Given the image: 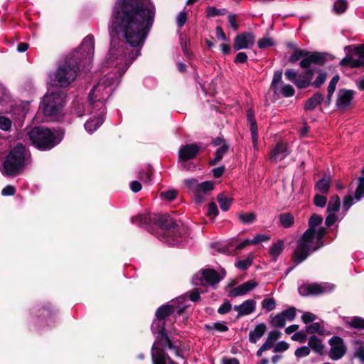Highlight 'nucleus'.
Returning <instances> with one entry per match:
<instances>
[{
  "label": "nucleus",
  "instance_id": "obj_40",
  "mask_svg": "<svg viewBox=\"0 0 364 364\" xmlns=\"http://www.w3.org/2000/svg\"><path fill=\"white\" fill-rule=\"evenodd\" d=\"M281 225L285 228H289L294 224V217L289 213L282 214L279 217Z\"/></svg>",
  "mask_w": 364,
  "mask_h": 364
},
{
  "label": "nucleus",
  "instance_id": "obj_26",
  "mask_svg": "<svg viewBox=\"0 0 364 364\" xmlns=\"http://www.w3.org/2000/svg\"><path fill=\"white\" fill-rule=\"evenodd\" d=\"M175 311V307L173 305L166 304L160 306L156 311L155 316L156 318H161L166 320Z\"/></svg>",
  "mask_w": 364,
  "mask_h": 364
},
{
  "label": "nucleus",
  "instance_id": "obj_45",
  "mask_svg": "<svg viewBox=\"0 0 364 364\" xmlns=\"http://www.w3.org/2000/svg\"><path fill=\"white\" fill-rule=\"evenodd\" d=\"M364 195V177H360L358 179V183L355 190V198L359 200Z\"/></svg>",
  "mask_w": 364,
  "mask_h": 364
},
{
  "label": "nucleus",
  "instance_id": "obj_7",
  "mask_svg": "<svg viewBox=\"0 0 364 364\" xmlns=\"http://www.w3.org/2000/svg\"><path fill=\"white\" fill-rule=\"evenodd\" d=\"M65 96L62 92L47 93L44 95L40 107L46 116H57L63 110L65 105Z\"/></svg>",
  "mask_w": 364,
  "mask_h": 364
},
{
  "label": "nucleus",
  "instance_id": "obj_14",
  "mask_svg": "<svg viewBox=\"0 0 364 364\" xmlns=\"http://www.w3.org/2000/svg\"><path fill=\"white\" fill-rule=\"evenodd\" d=\"M331 349L329 356L333 360L341 358L346 352V347L343 340L338 336H333L329 340Z\"/></svg>",
  "mask_w": 364,
  "mask_h": 364
},
{
  "label": "nucleus",
  "instance_id": "obj_8",
  "mask_svg": "<svg viewBox=\"0 0 364 364\" xmlns=\"http://www.w3.org/2000/svg\"><path fill=\"white\" fill-rule=\"evenodd\" d=\"M304 57L300 62V66L304 68H309L312 63L323 65L326 61L324 54L320 53H309L306 50L296 49L289 58V62L295 63Z\"/></svg>",
  "mask_w": 364,
  "mask_h": 364
},
{
  "label": "nucleus",
  "instance_id": "obj_46",
  "mask_svg": "<svg viewBox=\"0 0 364 364\" xmlns=\"http://www.w3.org/2000/svg\"><path fill=\"white\" fill-rule=\"evenodd\" d=\"M276 303L273 298H267L262 301V307L267 311H271L275 309Z\"/></svg>",
  "mask_w": 364,
  "mask_h": 364
},
{
  "label": "nucleus",
  "instance_id": "obj_19",
  "mask_svg": "<svg viewBox=\"0 0 364 364\" xmlns=\"http://www.w3.org/2000/svg\"><path fill=\"white\" fill-rule=\"evenodd\" d=\"M214 188V183L212 181H208L200 183V186L194 194L195 201L197 203H201L204 201L205 195L213 191Z\"/></svg>",
  "mask_w": 364,
  "mask_h": 364
},
{
  "label": "nucleus",
  "instance_id": "obj_13",
  "mask_svg": "<svg viewBox=\"0 0 364 364\" xmlns=\"http://www.w3.org/2000/svg\"><path fill=\"white\" fill-rule=\"evenodd\" d=\"M255 42V36L252 33L244 32L235 36L233 48L235 50L251 48Z\"/></svg>",
  "mask_w": 364,
  "mask_h": 364
},
{
  "label": "nucleus",
  "instance_id": "obj_54",
  "mask_svg": "<svg viewBox=\"0 0 364 364\" xmlns=\"http://www.w3.org/2000/svg\"><path fill=\"white\" fill-rule=\"evenodd\" d=\"M339 80V76L335 75L331 80L328 86V94L330 95V97H332L335 90L336 85Z\"/></svg>",
  "mask_w": 364,
  "mask_h": 364
},
{
  "label": "nucleus",
  "instance_id": "obj_6",
  "mask_svg": "<svg viewBox=\"0 0 364 364\" xmlns=\"http://www.w3.org/2000/svg\"><path fill=\"white\" fill-rule=\"evenodd\" d=\"M161 228L160 240L169 245H177L181 242L182 230L178 227L176 221L168 215H159L157 220Z\"/></svg>",
  "mask_w": 364,
  "mask_h": 364
},
{
  "label": "nucleus",
  "instance_id": "obj_64",
  "mask_svg": "<svg viewBox=\"0 0 364 364\" xmlns=\"http://www.w3.org/2000/svg\"><path fill=\"white\" fill-rule=\"evenodd\" d=\"M327 198L321 195H316L314 197V203L318 207H324L326 204Z\"/></svg>",
  "mask_w": 364,
  "mask_h": 364
},
{
  "label": "nucleus",
  "instance_id": "obj_9",
  "mask_svg": "<svg viewBox=\"0 0 364 364\" xmlns=\"http://www.w3.org/2000/svg\"><path fill=\"white\" fill-rule=\"evenodd\" d=\"M345 50L348 53L353 51V53L341 60L340 64L342 66L360 68L364 65V45L347 46L345 48Z\"/></svg>",
  "mask_w": 364,
  "mask_h": 364
},
{
  "label": "nucleus",
  "instance_id": "obj_27",
  "mask_svg": "<svg viewBox=\"0 0 364 364\" xmlns=\"http://www.w3.org/2000/svg\"><path fill=\"white\" fill-rule=\"evenodd\" d=\"M284 248V241L282 240H279L275 243L272 244L269 250V255L271 257L276 260L279 255L283 252Z\"/></svg>",
  "mask_w": 364,
  "mask_h": 364
},
{
  "label": "nucleus",
  "instance_id": "obj_20",
  "mask_svg": "<svg viewBox=\"0 0 364 364\" xmlns=\"http://www.w3.org/2000/svg\"><path fill=\"white\" fill-rule=\"evenodd\" d=\"M199 151V147L196 144H186L182 146L179 151V161H188L196 157Z\"/></svg>",
  "mask_w": 364,
  "mask_h": 364
},
{
  "label": "nucleus",
  "instance_id": "obj_32",
  "mask_svg": "<svg viewBox=\"0 0 364 364\" xmlns=\"http://www.w3.org/2000/svg\"><path fill=\"white\" fill-rule=\"evenodd\" d=\"M309 346L314 351L321 353L323 350V345L322 341L315 336H311L309 339Z\"/></svg>",
  "mask_w": 364,
  "mask_h": 364
},
{
  "label": "nucleus",
  "instance_id": "obj_21",
  "mask_svg": "<svg viewBox=\"0 0 364 364\" xmlns=\"http://www.w3.org/2000/svg\"><path fill=\"white\" fill-rule=\"evenodd\" d=\"M289 154L287 145L278 143L271 151L270 160L273 163H277L284 159Z\"/></svg>",
  "mask_w": 364,
  "mask_h": 364
},
{
  "label": "nucleus",
  "instance_id": "obj_4",
  "mask_svg": "<svg viewBox=\"0 0 364 364\" xmlns=\"http://www.w3.org/2000/svg\"><path fill=\"white\" fill-rule=\"evenodd\" d=\"M31 143L38 149L50 150L63 139V134L44 127H34L27 132Z\"/></svg>",
  "mask_w": 364,
  "mask_h": 364
},
{
  "label": "nucleus",
  "instance_id": "obj_1",
  "mask_svg": "<svg viewBox=\"0 0 364 364\" xmlns=\"http://www.w3.org/2000/svg\"><path fill=\"white\" fill-rule=\"evenodd\" d=\"M150 0H117L109 23L110 48L104 66L112 70L102 77L89 94L92 109L105 113V102L139 55L155 18Z\"/></svg>",
  "mask_w": 364,
  "mask_h": 364
},
{
  "label": "nucleus",
  "instance_id": "obj_55",
  "mask_svg": "<svg viewBox=\"0 0 364 364\" xmlns=\"http://www.w3.org/2000/svg\"><path fill=\"white\" fill-rule=\"evenodd\" d=\"M258 47L259 48H266L274 45V42L270 38H263L258 41Z\"/></svg>",
  "mask_w": 364,
  "mask_h": 364
},
{
  "label": "nucleus",
  "instance_id": "obj_5",
  "mask_svg": "<svg viewBox=\"0 0 364 364\" xmlns=\"http://www.w3.org/2000/svg\"><path fill=\"white\" fill-rule=\"evenodd\" d=\"M26 166V148L18 144L6 156L2 169L4 175L14 176L20 173Z\"/></svg>",
  "mask_w": 364,
  "mask_h": 364
},
{
  "label": "nucleus",
  "instance_id": "obj_58",
  "mask_svg": "<svg viewBox=\"0 0 364 364\" xmlns=\"http://www.w3.org/2000/svg\"><path fill=\"white\" fill-rule=\"evenodd\" d=\"M219 213L218 206L215 203L212 202L208 205V215L215 218Z\"/></svg>",
  "mask_w": 364,
  "mask_h": 364
},
{
  "label": "nucleus",
  "instance_id": "obj_35",
  "mask_svg": "<svg viewBox=\"0 0 364 364\" xmlns=\"http://www.w3.org/2000/svg\"><path fill=\"white\" fill-rule=\"evenodd\" d=\"M269 318V323L274 327L283 328L286 325L285 319L284 318L281 313L277 314L274 316L272 315Z\"/></svg>",
  "mask_w": 364,
  "mask_h": 364
},
{
  "label": "nucleus",
  "instance_id": "obj_24",
  "mask_svg": "<svg viewBox=\"0 0 364 364\" xmlns=\"http://www.w3.org/2000/svg\"><path fill=\"white\" fill-rule=\"evenodd\" d=\"M247 119L250 124V131L252 135V139L254 146H257L258 136H257V126L255 119V114L252 109H250L247 111Z\"/></svg>",
  "mask_w": 364,
  "mask_h": 364
},
{
  "label": "nucleus",
  "instance_id": "obj_47",
  "mask_svg": "<svg viewBox=\"0 0 364 364\" xmlns=\"http://www.w3.org/2000/svg\"><path fill=\"white\" fill-rule=\"evenodd\" d=\"M281 314L283 316L285 321H293L296 316V309L294 307L289 308L281 312Z\"/></svg>",
  "mask_w": 364,
  "mask_h": 364
},
{
  "label": "nucleus",
  "instance_id": "obj_48",
  "mask_svg": "<svg viewBox=\"0 0 364 364\" xmlns=\"http://www.w3.org/2000/svg\"><path fill=\"white\" fill-rule=\"evenodd\" d=\"M282 71H277L274 73L272 81V87L274 88L275 92L279 91V84L282 82Z\"/></svg>",
  "mask_w": 364,
  "mask_h": 364
},
{
  "label": "nucleus",
  "instance_id": "obj_62",
  "mask_svg": "<svg viewBox=\"0 0 364 364\" xmlns=\"http://www.w3.org/2000/svg\"><path fill=\"white\" fill-rule=\"evenodd\" d=\"M160 196L162 198L171 201L176 197L177 192L174 190H170L168 191L161 192Z\"/></svg>",
  "mask_w": 364,
  "mask_h": 364
},
{
  "label": "nucleus",
  "instance_id": "obj_25",
  "mask_svg": "<svg viewBox=\"0 0 364 364\" xmlns=\"http://www.w3.org/2000/svg\"><path fill=\"white\" fill-rule=\"evenodd\" d=\"M267 330L266 325L264 323L257 324L255 328L250 331L249 333V341L252 343H257L265 333Z\"/></svg>",
  "mask_w": 364,
  "mask_h": 364
},
{
  "label": "nucleus",
  "instance_id": "obj_53",
  "mask_svg": "<svg viewBox=\"0 0 364 364\" xmlns=\"http://www.w3.org/2000/svg\"><path fill=\"white\" fill-rule=\"evenodd\" d=\"M327 77V75L325 73H321L316 77V79L311 83L312 86L314 87H319L322 84L324 83Z\"/></svg>",
  "mask_w": 364,
  "mask_h": 364
},
{
  "label": "nucleus",
  "instance_id": "obj_31",
  "mask_svg": "<svg viewBox=\"0 0 364 364\" xmlns=\"http://www.w3.org/2000/svg\"><path fill=\"white\" fill-rule=\"evenodd\" d=\"M341 206V200L338 196H332L328 202L327 207L328 213H336L339 210Z\"/></svg>",
  "mask_w": 364,
  "mask_h": 364
},
{
  "label": "nucleus",
  "instance_id": "obj_44",
  "mask_svg": "<svg viewBox=\"0 0 364 364\" xmlns=\"http://www.w3.org/2000/svg\"><path fill=\"white\" fill-rule=\"evenodd\" d=\"M238 217L244 224L252 223L256 219V215L253 213H240Z\"/></svg>",
  "mask_w": 364,
  "mask_h": 364
},
{
  "label": "nucleus",
  "instance_id": "obj_16",
  "mask_svg": "<svg viewBox=\"0 0 364 364\" xmlns=\"http://www.w3.org/2000/svg\"><path fill=\"white\" fill-rule=\"evenodd\" d=\"M354 91L350 90H341L339 91L336 101V105L340 109L348 108L353 98Z\"/></svg>",
  "mask_w": 364,
  "mask_h": 364
},
{
  "label": "nucleus",
  "instance_id": "obj_17",
  "mask_svg": "<svg viewBox=\"0 0 364 364\" xmlns=\"http://www.w3.org/2000/svg\"><path fill=\"white\" fill-rule=\"evenodd\" d=\"M256 302L253 299H248L240 305H235L233 309L237 312V318L250 315L255 311Z\"/></svg>",
  "mask_w": 364,
  "mask_h": 364
},
{
  "label": "nucleus",
  "instance_id": "obj_43",
  "mask_svg": "<svg viewBox=\"0 0 364 364\" xmlns=\"http://www.w3.org/2000/svg\"><path fill=\"white\" fill-rule=\"evenodd\" d=\"M355 345V355L364 363V343L357 341Z\"/></svg>",
  "mask_w": 364,
  "mask_h": 364
},
{
  "label": "nucleus",
  "instance_id": "obj_51",
  "mask_svg": "<svg viewBox=\"0 0 364 364\" xmlns=\"http://www.w3.org/2000/svg\"><path fill=\"white\" fill-rule=\"evenodd\" d=\"M73 112L78 117H82L85 114V105L79 102H76L73 106Z\"/></svg>",
  "mask_w": 364,
  "mask_h": 364
},
{
  "label": "nucleus",
  "instance_id": "obj_34",
  "mask_svg": "<svg viewBox=\"0 0 364 364\" xmlns=\"http://www.w3.org/2000/svg\"><path fill=\"white\" fill-rule=\"evenodd\" d=\"M306 332L309 334L318 333L319 334L323 335L325 333V331L323 330V323H312L306 327Z\"/></svg>",
  "mask_w": 364,
  "mask_h": 364
},
{
  "label": "nucleus",
  "instance_id": "obj_3",
  "mask_svg": "<svg viewBox=\"0 0 364 364\" xmlns=\"http://www.w3.org/2000/svg\"><path fill=\"white\" fill-rule=\"evenodd\" d=\"M323 218L314 214L309 220V228L303 234L297 243V246L293 253V260L299 264L305 260L309 254L321 247L323 245V237L326 233V228L319 226Z\"/></svg>",
  "mask_w": 364,
  "mask_h": 364
},
{
  "label": "nucleus",
  "instance_id": "obj_42",
  "mask_svg": "<svg viewBox=\"0 0 364 364\" xmlns=\"http://www.w3.org/2000/svg\"><path fill=\"white\" fill-rule=\"evenodd\" d=\"M227 13L225 9H218L214 6H208L206 9V15L208 17H215L217 16H223Z\"/></svg>",
  "mask_w": 364,
  "mask_h": 364
},
{
  "label": "nucleus",
  "instance_id": "obj_11",
  "mask_svg": "<svg viewBox=\"0 0 364 364\" xmlns=\"http://www.w3.org/2000/svg\"><path fill=\"white\" fill-rule=\"evenodd\" d=\"M151 330L154 334L159 335L157 338L161 342H164L163 346L170 349H176V347L172 344L166 331L165 320L156 317L151 324Z\"/></svg>",
  "mask_w": 364,
  "mask_h": 364
},
{
  "label": "nucleus",
  "instance_id": "obj_63",
  "mask_svg": "<svg viewBox=\"0 0 364 364\" xmlns=\"http://www.w3.org/2000/svg\"><path fill=\"white\" fill-rule=\"evenodd\" d=\"M289 347V345L285 341H280L274 346V352H284L287 350Z\"/></svg>",
  "mask_w": 364,
  "mask_h": 364
},
{
  "label": "nucleus",
  "instance_id": "obj_28",
  "mask_svg": "<svg viewBox=\"0 0 364 364\" xmlns=\"http://www.w3.org/2000/svg\"><path fill=\"white\" fill-rule=\"evenodd\" d=\"M323 100V95L320 93H316L306 102L304 109L306 110H313Z\"/></svg>",
  "mask_w": 364,
  "mask_h": 364
},
{
  "label": "nucleus",
  "instance_id": "obj_23",
  "mask_svg": "<svg viewBox=\"0 0 364 364\" xmlns=\"http://www.w3.org/2000/svg\"><path fill=\"white\" fill-rule=\"evenodd\" d=\"M314 72L312 70L306 68L304 72L298 75L296 82V86L299 89H304L308 87L313 79Z\"/></svg>",
  "mask_w": 364,
  "mask_h": 364
},
{
  "label": "nucleus",
  "instance_id": "obj_22",
  "mask_svg": "<svg viewBox=\"0 0 364 364\" xmlns=\"http://www.w3.org/2000/svg\"><path fill=\"white\" fill-rule=\"evenodd\" d=\"M97 111L96 116L94 118H90L85 123V129L88 133H93L95 130H97L103 123L104 122V114H100V111Z\"/></svg>",
  "mask_w": 364,
  "mask_h": 364
},
{
  "label": "nucleus",
  "instance_id": "obj_36",
  "mask_svg": "<svg viewBox=\"0 0 364 364\" xmlns=\"http://www.w3.org/2000/svg\"><path fill=\"white\" fill-rule=\"evenodd\" d=\"M347 324L354 328L364 330V318L358 316H354L350 318L348 321Z\"/></svg>",
  "mask_w": 364,
  "mask_h": 364
},
{
  "label": "nucleus",
  "instance_id": "obj_49",
  "mask_svg": "<svg viewBox=\"0 0 364 364\" xmlns=\"http://www.w3.org/2000/svg\"><path fill=\"white\" fill-rule=\"evenodd\" d=\"M208 330H215L219 332H225L228 330V327L223 323H214L212 325H206Z\"/></svg>",
  "mask_w": 364,
  "mask_h": 364
},
{
  "label": "nucleus",
  "instance_id": "obj_39",
  "mask_svg": "<svg viewBox=\"0 0 364 364\" xmlns=\"http://www.w3.org/2000/svg\"><path fill=\"white\" fill-rule=\"evenodd\" d=\"M185 186L194 195L198 190L200 183L196 178H187L183 181Z\"/></svg>",
  "mask_w": 364,
  "mask_h": 364
},
{
  "label": "nucleus",
  "instance_id": "obj_61",
  "mask_svg": "<svg viewBox=\"0 0 364 364\" xmlns=\"http://www.w3.org/2000/svg\"><path fill=\"white\" fill-rule=\"evenodd\" d=\"M187 20V14L185 11H181L176 17V23L178 28H182L186 23Z\"/></svg>",
  "mask_w": 364,
  "mask_h": 364
},
{
  "label": "nucleus",
  "instance_id": "obj_57",
  "mask_svg": "<svg viewBox=\"0 0 364 364\" xmlns=\"http://www.w3.org/2000/svg\"><path fill=\"white\" fill-rule=\"evenodd\" d=\"M310 353V348L308 346H302L295 350V355L297 358H303L309 355Z\"/></svg>",
  "mask_w": 364,
  "mask_h": 364
},
{
  "label": "nucleus",
  "instance_id": "obj_33",
  "mask_svg": "<svg viewBox=\"0 0 364 364\" xmlns=\"http://www.w3.org/2000/svg\"><path fill=\"white\" fill-rule=\"evenodd\" d=\"M253 259V255L249 254L245 259L237 260L235 266L241 270H245L252 265Z\"/></svg>",
  "mask_w": 364,
  "mask_h": 364
},
{
  "label": "nucleus",
  "instance_id": "obj_52",
  "mask_svg": "<svg viewBox=\"0 0 364 364\" xmlns=\"http://www.w3.org/2000/svg\"><path fill=\"white\" fill-rule=\"evenodd\" d=\"M11 127V121L9 118L0 116V129L4 131H8Z\"/></svg>",
  "mask_w": 364,
  "mask_h": 364
},
{
  "label": "nucleus",
  "instance_id": "obj_10",
  "mask_svg": "<svg viewBox=\"0 0 364 364\" xmlns=\"http://www.w3.org/2000/svg\"><path fill=\"white\" fill-rule=\"evenodd\" d=\"M333 289V284H304L301 285L298 290L299 293L304 296H316L323 293L329 292Z\"/></svg>",
  "mask_w": 364,
  "mask_h": 364
},
{
  "label": "nucleus",
  "instance_id": "obj_18",
  "mask_svg": "<svg viewBox=\"0 0 364 364\" xmlns=\"http://www.w3.org/2000/svg\"><path fill=\"white\" fill-rule=\"evenodd\" d=\"M258 285V283L252 279L249 280L246 282H244L243 284H240V286L234 288L230 293V296L236 297L239 296H242L250 291H252L253 289H255Z\"/></svg>",
  "mask_w": 364,
  "mask_h": 364
},
{
  "label": "nucleus",
  "instance_id": "obj_60",
  "mask_svg": "<svg viewBox=\"0 0 364 364\" xmlns=\"http://www.w3.org/2000/svg\"><path fill=\"white\" fill-rule=\"evenodd\" d=\"M270 239L269 236L266 234L257 235L252 239V245H256L260 242H266Z\"/></svg>",
  "mask_w": 364,
  "mask_h": 364
},
{
  "label": "nucleus",
  "instance_id": "obj_38",
  "mask_svg": "<svg viewBox=\"0 0 364 364\" xmlns=\"http://www.w3.org/2000/svg\"><path fill=\"white\" fill-rule=\"evenodd\" d=\"M330 178H323L316 184V188L321 193H326L328 191L330 187Z\"/></svg>",
  "mask_w": 364,
  "mask_h": 364
},
{
  "label": "nucleus",
  "instance_id": "obj_29",
  "mask_svg": "<svg viewBox=\"0 0 364 364\" xmlns=\"http://www.w3.org/2000/svg\"><path fill=\"white\" fill-rule=\"evenodd\" d=\"M151 220V215L149 213L139 214L137 216L132 218V223L139 226L147 225Z\"/></svg>",
  "mask_w": 364,
  "mask_h": 364
},
{
  "label": "nucleus",
  "instance_id": "obj_15",
  "mask_svg": "<svg viewBox=\"0 0 364 364\" xmlns=\"http://www.w3.org/2000/svg\"><path fill=\"white\" fill-rule=\"evenodd\" d=\"M159 342H155L151 349L153 364H176L165 353L163 348L158 346Z\"/></svg>",
  "mask_w": 364,
  "mask_h": 364
},
{
  "label": "nucleus",
  "instance_id": "obj_41",
  "mask_svg": "<svg viewBox=\"0 0 364 364\" xmlns=\"http://www.w3.org/2000/svg\"><path fill=\"white\" fill-rule=\"evenodd\" d=\"M348 7V2L346 0H336L333 4V11L337 14H341L346 11Z\"/></svg>",
  "mask_w": 364,
  "mask_h": 364
},
{
  "label": "nucleus",
  "instance_id": "obj_50",
  "mask_svg": "<svg viewBox=\"0 0 364 364\" xmlns=\"http://www.w3.org/2000/svg\"><path fill=\"white\" fill-rule=\"evenodd\" d=\"M279 92L286 97H291L294 95L295 90L291 85L282 84Z\"/></svg>",
  "mask_w": 364,
  "mask_h": 364
},
{
  "label": "nucleus",
  "instance_id": "obj_30",
  "mask_svg": "<svg viewBox=\"0 0 364 364\" xmlns=\"http://www.w3.org/2000/svg\"><path fill=\"white\" fill-rule=\"evenodd\" d=\"M217 198L220 209L223 211L228 210L232 202V199L223 193L218 194Z\"/></svg>",
  "mask_w": 364,
  "mask_h": 364
},
{
  "label": "nucleus",
  "instance_id": "obj_59",
  "mask_svg": "<svg viewBox=\"0 0 364 364\" xmlns=\"http://www.w3.org/2000/svg\"><path fill=\"white\" fill-rule=\"evenodd\" d=\"M284 75L287 80L294 82L296 85L298 74L295 70H291V69H288L285 71Z\"/></svg>",
  "mask_w": 364,
  "mask_h": 364
},
{
  "label": "nucleus",
  "instance_id": "obj_56",
  "mask_svg": "<svg viewBox=\"0 0 364 364\" xmlns=\"http://www.w3.org/2000/svg\"><path fill=\"white\" fill-rule=\"evenodd\" d=\"M306 331H299L296 332L294 335L291 336V338L293 341H298L299 343H304L306 339Z\"/></svg>",
  "mask_w": 364,
  "mask_h": 364
},
{
  "label": "nucleus",
  "instance_id": "obj_2",
  "mask_svg": "<svg viewBox=\"0 0 364 364\" xmlns=\"http://www.w3.org/2000/svg\"><path fill=\"white\" fill-rule=\"evenodd\" d=\"M94 52V37L88 35L83 39L79 50H75L71 57L58 66L53 75V84L60 87L70 85L76 78L81 63L84 65H90Z\"/></svg>",
  "mask_w": 364,
  "mask_h": 364
},
{
  "label": "nucleus",
  "instance_id": "obj_12",
  "mask_svg": "<svg viewBox=\"0 0 364 364\" xmlns=\"http://www.w3.org/2000/svg\"><path fill=\"white\" fill-rule=\"evenodd\" d=\"M223 276H220L219 274L214 269H204L202 272L196 274L193 277L192 282L194 285H198L202 283L203 279L210 285L218 284L223 277L225 272L223 270Z\"/></svg>",
  "mask_w": 364,
  "mask_h": 364
},
{
  "label": "nucleus",
  "instance_id": "obj_37",
  "mask_svg": "<svg viewBox=\"0 0 364 364\" xmlns=\"http://www.w3.org/2000/svg\"><path fill=\"white\" fill-rule=\"evenodd\" d=\"M228 150V146L226 144L222 145L215 151V158L210 161V165H215L218 164L222 159L225 153Z\"/></svg>",
  "mask_w": 364,
  "mask_h": 364
}]
</instances>
